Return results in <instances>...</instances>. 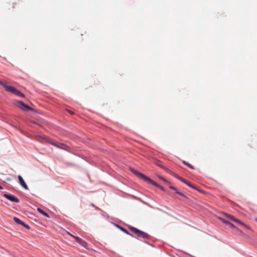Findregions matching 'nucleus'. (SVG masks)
Wrapping results in <instances>:
<instances>
[{
	"mask_svg": "<svg viewBox=\"0 0 257 257\" xmlns=\"http://www.w3.org/2000/svg\"><path fill=\"white\" fill-rule=\"evenodd\" d=\"M159 178L165 182H167V180L162 176H159Z\"/></svg>",
	"mask_w": 257,
	"mask_h": 257,
	"instance_id": "20",
	"label": "nucleus"
},
{
	"mask_svg": "<svg viewBox=\"0 0 257 257\" xmlns=\"http://www.w3.org/2000/svg\"><path fill=\"white\" fill-rule=\"evenodd\" d=\"M18 96H20V95H22V93H21L19 90H18L17 88L16 89V91H15V93H14Z\"/></svg>",
	"mask_w": 257,
	"mask_h": 257,
	"instance_id": "14",
	"label": "nucleus"
},
{
	"mask_svg": "<svg viewBox=\"0 0 257 257\" xmlns=\"http://www.w3.org/2000/svg\"><path fill=\"white\" fill-rule=\"evenodd\" d=\"M233 221L234 222H237V223L241 224L242 225H245L243 222H241L240 220H238L236 218H234V219L233 220Z\"/></svg>",
	"mask_w": 257,
	"mask_h": 257,
	"instance_id": "13",
	"label": "nucleus"
},
{
	"mask_svg": "<svg viewBox=\"0 0 257 257\" xmlns=\"http://www.w3.org/2000/svg\"><path fill=\"white\" fill-rule=\"evenodd\" d=\"M183 163L186 165V166H187L188 167H190V168L191 169H194L193 167L189 163L185 162V161H183Z\"/></svg>",
	"mask_w": 257,
	"mask_h": 257,
	"instance_id": "15",
	"label": "nucleus"
},
{
	"mask_svg": "<svg viewBox=\"0 0 257 257\" xmlns=\"http://www.w3.org/2000/svg\"><path fill=\"white\" fill-rule=\"evenodd\" d=\"M3 188L0 185V189H3Z\"/></svg>",
	"mask_w": 257,
	"mask_h": 257,
	"instance_id": "29",
	"label": "nucleus"
},
{
	"mask_svg": "<svg viewBox=\"0 0 257 257\" xmlns=\"http://www.w3.org/2000/svg\"><path fill=\"white\" fill-rule=\"evenodd\" d=\"M220 219L225 224H228L229 223V222L227 221V220L223 219V218H220Z\"/></svg>",
	"mask_w": 257,
	"mask_h": 257,
	"instance_id": "16",
	"label": "nucleus"
},
{
	"mask_svg": "<svg viewBox=\"0 0 257 257\" xmlns=\"http://www.w3.org/2000/svg\"><path fill=\"white\" fill-rule=\"evenodd\" d=\"M15 104L17 106H18V107H19L20 108H21L22 110L27 109V110H33V108H32L31 107H30L27 104H25L23 101H17L15 103Z\"/></svg>",
	"mask_w": 257,
	"mask_h": 257,
	"instance_id": "3",
	"label": "nucleus"
},
{
	"mask_svg": "<svg viewBox=\"0 0 257 257\" xmlns=\"http://www.w3.org/2000/svg\"><path fill=\"white\" fill-rule=\"evenodd\" d=\"M68 112L70 113L71 114H74V112H72L71 110H68Z\"/></svg>",
	"mask_w": 257,
	"mask_h": 257,
	"instance_id": "25",
	"label": "nucleus"
},
{
	"mask_svg": "<svg viewBox=\"0 0 257 257\" xmlns=\"http://www.w3.org/2000/svg\"><path fill=\"white\" fill-rule=\"evenodd\" d=\"M70 236H72L73 238H74L77 241V242L79 243L81 245H82V246L84 247L85 248H87V243H86V241H85L84 240L81 239L80 238H79V237L78 236H74L71 234H70V233H68Z\"/></svg>",
	"mask_w": 257,
	"mask_h": 257,
	"instance_id": "4",
	"label": "nucleus"
},
{
	"mask_svg": "<svg viewBox=\"0 0 257 257\" xmlns=\"http://www.w3.org/2000/svg\"><path fill=\"white\" fill-rule=\"evenodd\" d=\"M175 177H176L177 179H178L179 180H182V178H181V177H179V176H177V175H175Z\"/></svg>",
	"mask_w": 257,
	"mask_h": 257,
	"instance_id": "22",
	"label": "nucleus"
},
{
	"mask_svg": "<svg viewBox=\"0 0 257 257\" xmlns=\"http://www.w3.org/2000/svg\"><path fill=\"white\" fill-rule=\"evenodd\" d=\"M37 210L38 211V212H39L40 213L42 214L43 215H44V216H46L47 217H49V216L48 215V213H47L46 212H45V211H44L42 209H41V208H37Z\"/></svg>",
	"mask_w": 257,
	"mask_h": 257,
	"instance_id": "10",
	"label": "nucleus"
},
{
	"mask_svg": "<svg viewBox=\"0 0 257 257\" xmlns=\"http://www.w3.org/2000/svg\"><path fill=\"white\" fill-rule=\"evenodd\" d=\"M228 225H229L232 228H234L235 227V226L233 224L230 223V222H229V223L228 224Z\"/></svg>",
	"mask_w": 257,
	"mask_h": 257,
	"instance_id": "21",
	"label": "nucleus"
},
{
	"mask_svg": "<svg viewBox=\"0 0 257 257\" xmlns=\"http://www.w3.org/2000/svg\"><path fill=\"white\" fill-rule=\"evenodd\" d=\"M255 221H257V218H255Z\"/></svg>",
	"mask_w": 257,
	"mask_h": 257,
	"instance_id": "30",
	"label": "nucleus"
},
{
	"mask_svg": "<svg viewBox=\"0 0 257 257\" xmlns=\"http://www.w3.org/2000/svg\"><path fill=\"white\" fill-rule=\"evenodd\" d=\"M119 228H120V229L122 231H123L124 233H126V234H129L128 232V231H127V230H126L125 229H124V228H122V227H120Z\"/></svg>",
	"mask_w": 257,
	"mask_h": 257,
	"instance_id": "19",
	"label": "nucleus"
},
{
	"mask_svg": "<svg viewBox=\"0 0 257 257\" xmlns=\"http://www.w3.org/2000/svg\"><path fill=\"white\" fill-rule=\"evenodd\" d=\"M91 205H92L93 207H95V205L94 204H93V203H91Z\"/></svg>",
	"mask_w": 257,
	"mask_h": 257,
	"instance_id": "28",
	"label": "nucleus"
},
{
	"mask_svg": "<svg viewBox=\"0 0 257 257\" xmlns=\"http://www.w3.org/2000/svg\"><path fill=\"white\" fill-rule=\"evenodd\" d=\"M129 228L132 232H133L134 233H135L138 237H142L143 238H148V237L149 236L147 233H146L141 230H140L138 229H137L134 227L131 226L129 227Z\"/></svg>",
	"mask_w": 257,
	"mask_h": 257,
	"instance_id": "2",
	"label": "nucleus"
},
{
	"mask_svg": "<svg viewBox=\"0 0 257 257\" xmlns=\"http://www.w3.org/2000/svg\"><path fill=\"white\" fill-rule=\"evenodd\" d=\"M156 164L163 169H165L164 166L160 164V162L159 161H157V163H156Z\"/></svg>",
	"mask_w": 257,
	"mask_h": 257,
	"instance_id": "17",
	"label": "nucleus"
},
{
	"mask_svg": "<svg viewBox=\"0 0 257 257\" xmlns=\"http://www.w3.org/2000/svg\"><path fill=\"white\" fill-rule=\"evenodd\" d=\"M14 221L18 224H21L22 225H23V226H24L25 228H26L27 229H30V227L27 224H26L24 222H23L22 221H21L20 219H19V218L16 217H14Z\"/></svg>",
	"mask_w": 257,
	"mask_h": 257,
	"instance_id": "7",
	"label": "nucleus"
},
{
	"mask_svg": "<svg viewBox=\"0 0 257 257\" xmlns=\"http://www.w3.org/2000/svg\"><path fill=\"white\" fill-rule=\"evenodd\" d=\"M3 196L5 197H6L7 199L10 200V201H11L12 202L18 203L20 201V200L18 198L15 197L14 195H11L9 194L4 193L3 194Z\"/></svg>",
	"mask_w": 257,
	"mask_h": 257,
	"instance_id": "5",
	"label": "nucleus"
},
{
	"mask_svg": "<svg viewBox=\"0 0 257 257\" xmlns=\"http://www.w3.org/2000/svg\"><path fill=\"white\" fill-rule=\"evenodd\" d=\"M181 181H182L183 182H184V183H187V181H186L185 180H184L183 178L182 179V180Z\"/></svg>",
	"mask_w": 257,
	"mask_h": 257,
	"instance_id": "23",
	"label": "nucleus"
},
{
	"mask_svg": "<svg viewBox=\"0 0 257 257\" xmlns=\"http://www.w3.org/2000/svg\"><path fill=\"white\" fill-rule=\"evenodd\" d=\"M19 96H21V97H25V95L22 93V95H20Z\"/></svg>",
	"mask_w": 257,
	"mask_h": 257,
	"instance_id": "27",
	"label": "nucleus"
},
{
	"mask_svg": "<svg viewBox=\"0 0 257 257\" xmlns=\"http://www.w3.org/2000/svg\"><path fill=\"white\" fill-rule=\"evenodd\" d=\"M50 143L52 144V145L57 147L58 148L63 149V150H67L69 148V147L67 146H66L63 144H55V143Z\"/></svg>",
	"mask_w": 257,
	"mask_h": 257,
	"instance_id": "9",
	"label": "nucleus"
},
{
	"mask_svg": "<svg viewBox=\"0 0 257 257\" xmlns=\"http://www.w3.org/2000/svg\"><path fill=\"white\" fill-rule=\"evenodd\" d=\"M3 83L4 82L0 80V84L2 85Z\"/></svg>",
	"mask_w": 257,
	"mask_h": 257,
	"instance_id": "26",
	"label": "nucleus"
},
{
	"mask_svg": "<svg viewBox=\"0 0 257 257\" xmlns=\"http://www.w3.org/2000/svg\"><path fill=\"white\" fill-rule=\"evenodd\" d=\"M170 188H171V189H173V190L175 191L177 193H178V194H180L182 196H184V195L183 194H182L180 192H179L176 188H175L173 186H169Z\"/></svg>",
	"mask_w": 257,
	"mask_h": 257,
	"instance_id": "11",
	"label": "nucleus"
},
{
	"mask_svg": "<svg viewBox=\"0 0 257 257\" xmlns=\"http://www.w3.org/2000/svg\"><path fill=\"white\" fill-rule=\"evenodd\" d=\"M225 215L226 216V217L228 219H230V220H232V221H233V220L234 218V216H232L231 215L227 214V213H225Z\"/></svg>",
	"mask_w": 257,
	"mask_h": 257,
	"instance_id": "12",
	"label": "nucleus"
},
{
	"mask_svg": "<svg viewBox=\"0 0 257 257\" xmlns=\"http://www.w3.org/2000/svg\"><path fill=\"white\" fill-rule=\"evenodd\" d=\"M185 184H187V185H188L189 186H190V187H192V188H194L195 189H197V188H196L192 184H190V183L188 182L187 181V183H185Z\"/></svg>",
	"mask_w": 257,
	"mask_h": 257,
	"instance_id": "18",
	"label": "nucleus"
},
{
	"mask_svg": "<svg viewBox=\"0 0 257 257\" xmlns=\"http://www.w3.org/2000/svg\"><path fill=\"white\" fill-rule=\"evenodd\" d=\"M18 179H19V183H20V184L25 189L28 190V187L27 185L26 184V183H25V181L24 180V179H23V178L21 176H20V175L18 176Z\"/></svg>",
	"mask_w": 257,
	"mask_h": 257,
	"instance_id": "8",
	"label": "nucleus"
},
{
	"mask_svg": "<svg viewBox=\"0 0 257 257\" xmlns=\"http://www.w3.org/2000/svg\"><path fill=\"white\" fill-rule=\"evenodd\" d=\"M181 181H182L183 182H184V183H187V181H186L185 180H184L183 178L182 179V180Z\"/></svg>",
	"mask_w": 257,
	"mask_h": 257,
	"instance_id": "24",
	"label": "nucleus"
},
{
	"mask_svg": "<svg viewBox=\"0 0 257 257\" xmlns=\"http://www.w3.org/2000/svg\"><path fill=\"white\" fill-rule=\"evenodd\" d=\"M131 172L132 173H133L137 176H138V177H139L144 179L146 181L148 182L149 183H150V184L155 186L156 187L159 188L162 191H164L165 190L164 188L163 187H162L161 186L159 185L158 183L155 182L154 181H153V180H152L151 179H150L148 177H147V176L144 175V174L139 172L138 171L135 170L134 169L131 168Z\"/></svg>",
	"mask_w": 257,
	"mask_h": 257,
	"instance_id": "1",
	"label": "nucleus"
},
{
	"mask_svg": "<svg viewBox=\"0 0 257 257\" xmlns=\"http://www.w3.org/2000/svg\"><path fill=\"white\" fill-rule=\"evenodd\" d=\"M6 90L9 92H12L13 93H15V91H16V88L13 86H9L7 85L4 82L3 84L2 85Z\"/></svg>",
	"mask_w": 257,
	"mask_h": 257,
	"instance_id": "6",
	"label": "nucleus"
}]
</instances>
